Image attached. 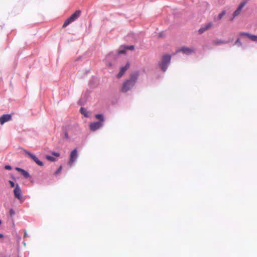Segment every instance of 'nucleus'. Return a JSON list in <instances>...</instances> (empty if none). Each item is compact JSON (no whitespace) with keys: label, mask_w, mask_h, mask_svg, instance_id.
Listing matches in <instances>:
<instances>
[{"label":"nucleus","mask_w":257,"mask_h":257,"mask_svg":"<svg viewBox=\"0 0 257 257\" xmlns=\"http://www.w3.org/2000/svg\"><path fill=\"white\" fill-rule=\"evenodd\" d=\"M5 168L6 169V170H10L12 169V167L9 166V165H6L5 166Z\"/></svg>","instance_id":"obj_25"},{"label":"nucleus","mask_w":257,"mask_h":257,"mask_svg":"<svg viewBox=\"0 0 257 257\" xmlns=\"http://www.w3.org/2000/svg\"><path fill=\"white\" fill-rule=\"evenodd\" d=\"M95 118L99 120L98 122H92L89 125L90 130L92 131H95L103 125L104 121L103 115L100 114L95 115Z\"/></svg>","instance_id":"obj_2"},{"label":"nucleus","mask_w":257,"mask_h":257,"mask_svg":"<svg viewBox=\"0 0 257 257\" xmlns=\"http://www.w3.org/2000/svg\"><path fill=\"white\" fill-rule=\"evenodd\" d=\"M226 42L222 41V40H215L213 42V44L215 45H218L226 43Z\"/></svg>","instance_id":"obj_16"},{"label":"nucleus","mask_w":257,"mask_h":257,"mask_svg":"<svg viewBox=\"0 0 257 257\" xmlns=\"http://www.w3.org/2000/svg\"><path fill=\"white\" fill-rule=\"evenodd\" d=\"M81 11L77 10L69 18H68L63 25V27L65 28L68 25L77 20L80 16Z\"/></svg>","instance_id":"obj_3"},{"label":"nucleus","mask_w":257,"mask_h":257,"mask_svg":"<svg viewBox=\"0 0 257 257\" xmlns=\"http://www.w3.org/2000/svg\"><path fill=\"white\" fill-rule=\"evenodd\" d=\"M46 158L51 162H55L56 161V159L51 156L47 155Z\"/></svg>","instance_id":"obj_18"},{"label":"nucleus","mask_w":257,"mask_h":257,"mask_svg":"<svg viewBox=\"0 0 257 257\" xmlns=\"http://www.w3.org/2000/svg\"><path fill=\"white\" fill-rule=\"evenodd\" d=\"M14 192L16 198L20 200L22 199V191L18 184H16Z\"/></svg>","instance_id":"obj_8"},{"label":"nucleus","mask_w":257,"mask_h":257,"mask_svg":"<svg viewBox=\"0 0 257 257\" xmlns=\"http://www.w3.org/2000/svg\"><path fill=\"white\" fill-rule=\"evenodd\" d=\"M129 68V64L127 63L125 66L122 67L120 68L119 73L117 75L118 78H120L124 74L126 70Z\"/></svg>","instance_id":"obj_13"},{"label":"nucleus","mask_w":257,"mask_h":257,"mask_svg":"<svg viewBox=\"0 0 257 257\" xmlns=\"http://www.w3.org/2000/svg\"><path fill=\"white\" fill-rule=\"evenodd\" d=\"M124 48L125 49H128V50H133L134 49V48H135V47L133 45L126 46L124 47Z\"/></svg>","instance_id":"obj_19"},{"label":"nucleus","mask_w":257,"mask_h":257,"mask_svg":"<svg viewBox=\"0 0 257 257\" xmlns=\"http://www.w3.org/2000/svg\"><path fill=\"white\" fill-rule=\"evenodd\" d=\"M235 45H238L239 46H241L242 45V43H241L240 42V40L239 38H237L235 42Z\"/></svg>","instance_id":"obj_20"},{"label":"nucleus","mask_w":257,"mask_h":257,"mask_svg":"<svg viewBox=\"0 0 257 257\" xmlns=\"http://www.w3.org/2000/svg\"><path fill=\"white\" fill-rule=\"evenodd\" d=\"M12 116L10 114H4L0 117V123L3 124L11 119Z\"/></svg>","instance_id":"obj_12"},{"label":"nucleus","mask_w":257,"mask_h":257,"mask_svg":"<svg viewBox=\"0 0 257 257\" xmlns=\"http://www.w3.org/2000/svg\"><path fill=\"white\" fill-rule=\"evenodd\" d=\"M16 170H17L18 171L21 172L22 175H23L26 178H28L30 176L29 173L23 169L17 167L16 168Z\"/></svg>","instance_id":"obj_14"},{"label":"nucleus","mask_w":257,"mask_h":257,"mask_svg":"<svg viewBox=\"0 0 257 257\" xmlns=\"http://www.w3.org/2000/svg\"><path fill=\"white\" fill-rule=\"evenodd\" d=\"M238 36L240 37H247L253 42H257V35H253L246 32H240Z\"/></svg>","instance_id":"obj_6"},{"label":"nucleus","mask_w":257,"mask_h":257,"mask_svg":"<svg viewBox=\"0 0 257 257\" xmlns=\"http://www.w3.org/2000/svg\"><path fill=\"white\" fill-rule=\"evenodd\" d=\"M226 12L225 11H222L219 15H218V17L217 18L218 20H221L222 17L225 15Z\"/></svg>","instance_id":"obj_17"},{"label":"nucleus","mask_w":257,"mask_h":257,"mask_svg":"<svg viewBox=\"0 0 257 257\" xmlns=\"http://www.w3.org/2000/svg\"><path fill=\"white\" fill-rule=\"evenodd\" d=\"M180 52H182L183 53L185 54L189 55L194 53L195 52V49L193 48L183 47L180 49L177 50L176 53H178Z\"/></svg>","instance_id":"obj_7"},{"label":"nucleus","mask_w":257,"mask_h":257,"mask_svg":"<svg viewBox=\"0 0 257 257\" xmlns=\"http://www.w3.org/2000/svg\"><path fill=\"white\" fill-rule=\"evenodd\" d=\"M245 5V3H244V2H242L240 4V5H239L237 9L233 13V17L231 19V21H232L235 17L238 16L240 14L242 8L244 7Z\"/></svg>","instance_id":"obj_9"},{"label":"nucleus","mask_w":257,"mask_h":257,"mask_svg":"<svg viewBox=\"0 0 257 257\" xmlns=\"http://www.w3.org/2000/svg\"><path fill=\"white\" fill-rule=\"evenodd\" d=\"M4 237V235L2 233H0V238H3Z\"/></svg>","instance_id":"obj_28"},{"label":"nucleus","mask_w":257,"mask_h":257,"mask_svg":"<svg viewBox=\"0 0 257 257\" xmlns=\"http://www.w3.org/2000/svg\"><path fill=\"white\" fill-rule=\"evenodd\" d=\"M213 26V24L211 22H209L203 27H202L200 29L198 30V33L200 34H202L205 31H207L211 29Z\"/></svg>","instance_id":"obj_11"},{"label":"nucleus","mask_w":257,"mask_h":257,"mask_svg":"<svg viewBox=\"0 0 257 257\" xmlns=\"http://www.w3.org/2000/svg\"><path fill=\"white\" fill-rule=\"evenodd\" d=\"M9 183L11 185V186L12 187H15V183H14V182L12 181H9Z\"/></svg>","instance_id":"obj_26"},{"label":"nucleus","mask_w":257,"mask_h":257,"mask_svg":"<svg viewBox=\"0 0 257 257\" xmlns=\"http://www.w3.org/2000/svg\"><path fill=\"white\" fill-rule=\"evenodd\" d=\"M24 152L26 155L33 160L38 165L40 166H43L44 165L43 162L40 161L36 156L26 150H24Z\"/></svg>","instance_id":"obj_5"},{"label":"nucleus","mask_w":257,"mask_h":257,"mask_svg":"<svg viewBox=\"0 0 257 257\" xmlns=\"http://www.w3.org/2000/svg\"><path fill=\"white\" fill-rule=\"evenodd\" d=\"M62 170V167L60 166L58 170L55 172L54 174L55 175H57L59 173L61 172Z\"/></svg>","instance_id":"obj_21"},{"label":"nucleus","mask_w":257,"mask_h":257,"mask_svg":"<svg viewBox=\"0 0 257 257\" xmlns=\"http://www.w3.org/2000/svg\"><path fill=\"white\" fill-rule=\"evenodd\" d=\"M52 154L56 157H59L60 155V153L54 152H52Z\"/></svg>","instance_id":"obj_22"},{"label":"nucleus","mask_w":257,"mask_h":257,"mask_svg":"<svg viewBox=\"0 0 257 257\" xmlns=\"http://www.w3.org/2000/svg\"><path fill=\"white\" fill-rule=\"evenodd\" d=\"M138 76V74H134L131 75L130 79L124 81L123 83L121 89L122 92H126L130 90L135 85Z\"/></svg>","instance_id":"obj_1"},{"label":"nucleus","mask_w":257,"mask_h":257,"mask_svg":"<svg viewBox=\"0 0 257 257\" xmlns=\"http://www.w3.org/2000/svg\"><path fill=\"white\" fill-rule=\"evenodd\" d=\"M2 223V221L1 220H0V224Z\"/></svg>","instance_id":"obj_30"},{"label":"nucleus","mask_w":257,"mask_h":257,"mask_svg":"<svg viewBox=\"0 0 257 257\" xmlns=\"http://www.w3.org/2000/svg\"><path fill=\"white\" fill-rule=\"evenodd\" d=\"M15 214V211L13 209H11L10 210V215L12 216Z\"/></svg>","instance_id":"obj_23"},{"label":"nucleus","mask_w":257,"mask_h":257,"mask_svg":"<svg viewBox=\"0 0 257 257\" xmlns=\"http://www.w3.org/2000/svg\"><path fill=\"white\" fill-rule=\"evenodd\" d=\"M126 50V49H125L124 48V49H123V50H119V51H118V53H119V54H125V53Z\"/></svg>","instance_id":"obj_24"},{"label":"nucleus","mask_w":257,"mask_h":257,"mask_svg":"<svg viewBox=\"0 0 257 257\" xmlns=\"http://www.w3.org/2000/svg\"><path fill=\"white\" fill-rule=\"evenodd\" d=\"M80 112L82 114H83L85 117H88L89 112L87 111V110L83 107H81L80 108Z\"/></svg>","instance_id":"obj_15"},{"label":"nucleus","mask_w":257,"mask_h":257,"mask_svg":"<svg viewBox=\"0 0 257 257\" xmlns=\"http://www.w3.org/2000/svg\"><path fill=\"white\" fill-rule=\"evenodd\" d=\"M77 158V151L76 149H74L70 153V160L69 164L71 165Z\"/></svg>","instance_id":"obj_10"},{"label":"nucleus","mask_w":257,"mask_h":257,"mask_svg":"<svg viewBox=\"0 0 257 257\" xmlns=\"http://www.w3.org/2000/svg\"><path fill=\"white\" fill-rule=\"evenodd\" d=\"M28 236V234L26 232L25 233V234H24V237H26Z\"/></svg>","instance_id":"obj_29"},{"label":"nucleus","mask_w":257,"mask_h":257,"mask_svg":"<svg viewBox=\"0 0 257 257\" xmlns=\"http://www.w3.org/2000/svg\"><path fill=\"white\" fill-rule=\"evenodd\" d=\"M171 60V56L169 55H164L162 57L161 62L160 64L161 68L163 71H165L167 68L168 65Z\"/></svg>","instance_id":"obj_4"},{"label":"nucleus","mask_w":257,"mask_h":257,"mask_svg":"<svg viewBox=\"0 0 257 257\" xmlns=\"http://www.w3.org/2000/svg\"><path fill=\"white\" fill-rule=\"evenodd\" d=\"M64 136H65V138L67 139H68L69 138V136H68V134L67 132H65V134H64Z\"/></svg>","instance_id":"obj_27"}]
</instances>
